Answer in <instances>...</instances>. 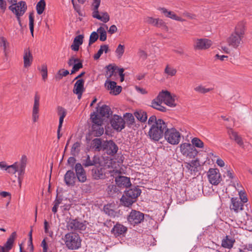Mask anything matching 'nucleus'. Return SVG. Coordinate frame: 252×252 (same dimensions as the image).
I'll return each mask as SVG.
<instances>
[{"label": "nucleus", "instance_id": "f257e3e1", "mask_svg": "<svg viewBox=\"0 0 252 252\" xmlns=\"http://www.w3.org/2000/svg\"><path fill=\"white\" fill-rule=\"evenodd\" d=\"M148 125L151 127L148 132L150 138L155 141H158L163 136L164 130L166 127L164 122L161 119H157L153 115L148 120Z\"/></svg>", "mask_w": 252, "mask_h": 252}, {"label": "nucleus", "instance_id": "f03ea898", "mask_svg": "<svg viewBox=\"0 0 252 252\" xmlns=\"http://www.w3.org/2000/svg\"><path fill=\"white\" fill-rule=\"evenodd\" d=\"M245 24L241 21L236 26L234 32H232L227 39L229 46L238 49L243 43V39L245 34Z\"/></svg>", "mask_w": 252, "mask_h": 252}, {"label": "nucleus", "instance_id": "7ed1b4c3", "mask_svg": "<svg viewBox=\"0 0 252 252\" xmlns=\"http://www.w3.org/2000/svg\"><path fill=\"white\" fill-rule=\"evenodd\" d=\"M63 241L66 247L69 250H77L81 247V240L78 234L69 232L66 234Z\"/></svg>", "mask_w": 252, "mask_h": 252}, {"label": "nucleus", "instance_id": "20e7f679", "mask_svg": "<svg viewBox=\"0 0 252 252\" xmlns=\"http://www.w3.org/2000/svg\"><path fill=\"white\" fill-rule=\"evenodd\" d=\"M8 8L15 15L19 24L21 26L22 24L20 17L24 14L27 9L26 2L24 1H20L15 5L9 6Z\"/></svg>", "mask_w": 252, "mask_h": 252}, {"label": "nucleus", "instance_id": "39448f33", "mask_svg": "<svg viewBox=\"0 0 252 252\" xmlns=\"http://www.w3.org/2000/svg\"><path fill=\"white\" fill-rule=\"evenodd\" d=\"M180 151L184 156L189 158H195L198 152L195 148L191 144L185 143L180 146Z\"/></svg>", "mask_w": 252, "mask_h": 252}, {"label": "nucleus", "instance_id": "423d86ee", "mask_svg": "<svg viewBox=\"0 0 252 252\" xmlns=\"http://www.w3.org/2000/svg\"><path fill=\"white\" fill-rule=\"evenodd\" d=\"M103 158L102 157H100L98 156L94 155L91 159L90 156L87 155L83 159V166L85 167H88L98 164L100 166H102L103 165L102 162Z\"/></svg>", "mask_w": 252, "mask_h": 252}, {"label": "nucleus", "instance_id": "0eeeda50", "mask_svg": "<svg viewBox=\"0 0 252 252\" xmlns=\"http://www.w3.org/2000/svg\"><path fill=\"white\" fill-rule=\"evenodd\" d=\"M144 219L143 213L138 211L132 210L127 217V220L131 224L135 225L143 221Z\"/></svg>", "mask_w": 252, "mask_h": 252}, {"label": "nucleus", "instance_id": "6e6552de", "mask_svg": "<svg viewBox=\"0 0 252 252\" xmlns=\"http://www.w3.org/2000/svg\"><path fill=\"white\" fill-rule=\"evenodd\" d=\"M66 227L68 230H84L86 229V221L82 222L77 220L70 219L67 222Z\"/></svg>", "mask_w": 252, "mask_h": 252}, {"label": "nucleus", "instance_id": "1a4fd4ad", "mask_svg": "<svg viewBox=\"0 0 252 252\" xmlns=\"http://www.w3.org/2000/svg\"><path fill=\"white\" fill-rule=\"evenodd\" d=\"M210 183L213 185H218L221 180V177L219 169L211 168L207 173Z\"/></svg>", "mask_w": 252, "mask_h": 252}, {"label": "nucleus", "instance_id": "9d476101", "mask_svg": "<svg viewBox=\"0 0 252 252\" xmlns=\"http://www.w3.org/2000/svg\"><path fill=\"white\" fill-rule=\"evenodd\" d=\"M158 99L160 100L163 104L167 106L171 107L173 105V99L171 94L167 91H162L159 92L156 97V100Z\"/></svg>", "mask_w": 252, "mask_h": 252}, {"label": "nucleus", "instance_id": "9b49d317", "mask_svg": "<svg viewBox=\"0 0 252 252\" xmlns=\"http://www.w3.org/2000/svg\"><path fill=\"white\" fill-rule=\"evenodd\" d=\"M212 44V41L208 39H196L194 40L193 47L196 50H206L210 47Z\"/></svg>", "mask_w": 252, "mask_h": 252}, {"label": "nucleus", "instance_id": "f8f14e48", "mask_svg": "<svg viewBox=\"0 0 252 252\" xmlns=\"http://www.w3.org/2000/svg\"><path fill=\"white\" fill-rule=\"evenodd\" d=\"M40 106V96L36 94L34 97V103L32 108V120L33 122H36L39 119Z\"/></svg>", "mask_w": 252, "mask_h": 252}, {"label": "nucleus", "instance_id": "ddd939ff", "mask_svg": "<svg viewBox=\"0 0 252 252\" xmlns=\"http://www.w3.org/2000/svg\"><path fill=\"white\" fill-rule=\"evenodd\" d=\"M103 146V150L105 151L109 155H114L118 150V147L112 140L104 141Z\"/></svg>", "mask_w": 252, "mask_h": 252}, {"label": "nucleus", "instance_id": "4468645a", "mask_svg": "<svg viewBox=\"0 0 252 252\" xmlns=\"http://www.w3.org/2000/svg\"><path fill=\"white\" fill-rule=\"evenodd\" d=\"M111 124L114 129L117 131L122 130L125 126L124 119L118 115H115L111 120Z\"/></svg>", "mask_w": 252, "mask_h": 252}, {"label": "nucleus", "instance_id": "2eb2a0df", "mask_svg": "<svg viewBox=\"0 0 252 252\" xmlns=\"http://www.w3.org/2000/svg\"><path fill=\"white\" fill-rule=\"evenodd\" d=\"M84 83V80L80 79L77 80L74 85L73 92L77 95L78 99L81 98L82 94L85 91Z\"/></svg>", "mask_w": 252, "mask_h": 252}, {"label": "nucleus", "instance_id": "dca6fc26", "mask_svg": "<svg viewBox=\"0 0 252 252\" xmlns=\"http://www.w3.org/2000/svg\"><path fill=\"white\" fill-rule=\"evenodd\" d=\"M127 230V228L126 226L117 223L114 226L111 232L116 237H123L125 235Z\"/></svg>", "mask_w": 252, "mask_h": 252}, {"label": "nucleus", "instance_id": "f3484780", "mask_svg": "<svg viewBox=\"0 0 252 252\" xmlns=\"http://www.w3.org/2000/svg\"><path fill=\"white\" fill-rule=\"evenodd\" d=\"M105 86L108 90H110V93L114 95L119 94L122 91V87L121 86H117L115 82L109 80L106 81Z\"/></svg>", "mask_w": 252, "mask_h": 252}, {"label": "nucleus", "instance_id": "a211bd4d", "mask_svg": "<svg viewBox=\"0 0 252 252\" xmlns=\"http://www.w3.org/2000/svg\"><path fill=\"white\" fill-rule=\"evenodd\" d=\"M199 165V160L197 159L192 160L190 162H186V172H189L190 175L194 174V175H195L196 173L198 171V167Z\"/></svg>", "mask_w": 252, "mask_h": 252}, {"label": "nucleus", "instance_id": "6ab92c4d", "mask_svg": "<svg viewBox=\"0 0 252 252\" xmlns=\"http://www.w3.org/2000/svg\"><path fill=\"white\" fill-rule=\"evenodd\" d=\"M16 237V233L12 232L4 245L3 246H0V252H9L13 247Z\"/></svg>", "mask_w": 252, "mask_h": 252}, {"label": "nucleus", "instance_id": "aec40b11", "mask_svg": "<svg viewBox=\"0 0 252 252\" xmlns=\"http://www.w3.org/2000/svg\"><path fill=\"white\" fill-rule=\"evenodd\" d=\"M75 171L78 181L81 183H84L87 180V176L83 165L80 163H76L75 166Z\"/></svg>", "mask_w": 252, "mask_h": 252}, {"label": "nucleus", "instance_id": "412c9836", "mask_svg": "<svg viewBox=\"0 0 252 252\" xmlns=\"http://www.w3.org/2000/svg\"><path fill=\"white\" fill-rule=\"evenodd\" d=\"M33 57L29 48H25L23 53L24 67H29L32 64Z\"/></svg>", "mask_w": 252, "mask_h": 252}, {"label": "nucleus", "instance_id": "4be33fe9", "mask_svg": "<svg viewBox=\"0 0 252 252\" xmlns=\"http://www.w3.org/2000/svg\"><path fill=\"white\" fill-rule=\"evenodd\" d=\"M105 175V170L101 166L94 167L92 169V176L94 180L103 179Z\"/></svg>", "mask_w": 252, "mask_h": 252}, {"label": "nucleus", "instance_id": "5701e85b", "mask_svg": "<svg viewBox=\"0 0 252 252\" xmlns=\"http://www.w3.org/2000/svg\"><path fill=\"white\" fill-rule=\"evenodd\" d=\"M227 133L230 139L235 141L240 147H244V143L242 138L238 135L237 132L234 131L232 128H229L228 129Z\"/></svg>", "mask_w": 252, "mask_h": 252}, {"label": "nucleus", "instance_id": "b1692460", "mask_svg": "<svg viewBox=\"0 0 252 252\" xmlns=\"http://www.w3.org/2000/svg\"><path fill=\"white\" fill-rule=\"evenodd\" d=\"M115 182L120 188H127L131 185L129 178L125 176H119L116 177Z\"/></svg>", "mask_w": 252, "mask_h": 252}, {"label": "nucleus", "instance_id": "393cba45", "mask_svg": "<svg viewBox=\"0 0 252 252\" xmlns=\"http://www.w3.org/2000/svg\"><path fill=\"white\" fill-rule=\"evenodd\" d=\"M92 16L94 18H96L101 21L106 23L110 20L109 15L107 12H101L99 14L98 9L93 12Z\"/></svg>", "mask_w": 252, "mask_h": 252}, {"label": "nucleus", "instance_id": "a878e982", "mask_svg": "<svg viewBox=\"0 0 252 252\" xmlns=\"http://www.w3.org/2000/svg\"><path fill=\"white\" fill-rule=\"evenodd\" d=\"M75 179V174L71 170L67 171L64 177L65 183L67 186H74Z\"/></svg>", "mask_w": 252, "mask_h": 252}, {"label": "nucleus", "instance_id": "bb28decb", "mask_svg": "<svg viewBox=\"0 0 252 252\" xmlns=\"http://www.w3.org/2000/svg\"><path fill=\"white\" fill-rule=\"evenodd\" d=\"M238 198L232 197L231 199V205L230 206L231 210H233L235 212H238L239 210H243V203L240 201Z\"/></svg>", "mask_w": 252, "mask_h": 252}, {"label": "nucleus", "instance_id": "cd10ccee", "mask_svg": "<svg viewBox=\"0 0 252 252\" xmlns=\"http://www.w3.org/2000/svg\"><path fill=\"white\" fill-rule=\"evenodd\" d=\"M27 163V158L26 156L23 155L19 162V166L17 171L18 173V176H22L24 174Z\"/></svg>", "mask_w": 252, "mask_h": 252}, {"label": "nucleus", "instance_id": "c85d7f7f", "mask_svg": "<svg viewBox=\"0 0 252 252\" xmlns=\"http://www.w3.org/2000/svg\"><path fill=\"white\" fill-rule=\"evenodd\" d=\"M235 242V240L233 238L226 235L222 240L221 245L224 248L230 249L233 247Z\"/></svg>", "mask_w": 252, "mask_h": 252}, {"label": "nucleus", "instance_id": "c756f323", "mask_svg": "<svg viewBox=\"0 0 252 252\" xmlns=\"http://www.w3.org/2000/svg\"><path fill=\"white\" fill-rule=\"evenodd\" d=\"M163 104L160 100H156V97L154 98L151 102V106L161 112H165L166 108L162 105Z\"/></svg>", "mask_w": 252, "mask_h": 252}, {"label": "nucleus", "instance_id": "7c9ffc66", "mask_svg": "<svg viewBox=\"0 0 252 252\" xmlns=\"http://www.w3.org/2000/svg\"><path fill=\"white\" fill-rule=\"evenodd\" d=\"M97 114L102 117L108 118L111 114L110 109L108 106L103 105L97 108Z\"/></svg>", "mask_w": 252, "mask_h": 252}, {"label": "nucleus", "instance_id": "2f4dec72", "mask_svg": "<svg viewBox=\"0 0 252 252\" xmlns=\"http://www.w3.org/2000/svg\"><path fill=\"white\" fill-rule=\"evenodd\" d=\"M83 36L79 35L75 37L72 44L71 45V48L74 51H77L79 50V46L83 43Z\"/></svg>", "mask_w": 252, "mask_h": 252}, {"label": "nucleus", "instance_id": "473e14b6", "mask_svg": "<svg viewBox=\"0 0 252 252\" xmlns=\"http://www.w3.org/2000/svg\"><path fill=\"white\" fill-rule=\"evenodd\" d=\"M125 193L135 201L136 198L140 194L141 190L138 188L134 187L127 190Z\"/></svg>", "mask_w": 252, "mask_h": 252}, {"label": "nucleus", "instance_id": "72a5a7b5", "mask_svg": "<svg viewBox=\"0 0 252 252\" xmlns=\"http://www.w3.org/2000/svg\"><path fill=\"white\" fill-rule=\"evenodd\" d=\"M58 114L60 116L58 127L59 130H61L63 122V119L66 115V112L63 108L59 106L58 107Z\"/></svg>", "mask_w": 252, "mask_h": 252}, {"label": "nucleus", "instance_id": "f704fd0d", "mask_svg": "<svg viewBox=\"0 0 252 252\" xmlns=\"http://www.w3.org/2000/svg\"><path fill=\"white\" fill-rule=\"evenodd\" d=\"M92 145L96 151L99 152L103 149V143L100 138L94 139L92 141Z\"/></svg>", "mask_w": 252, "mask_h": 252}, {"label": "nucleus", "instance_id": "c9c22d12", "mask_svg": "<svg viewBox=\"0 0 252 252\" xmlns=\"http://www.w3.org/2000/svg\"><path fill=\"white\" fill-rule=\"evenodd\" d=\"M122 203L126 207H129L135 201L131 198L130 197L127 196V194L125 193L121 199Z\"/></svg>", "mask_w": 252, "mask_h": 252}, {"label": "nucleus", "instance_id": "e433bc0d", "mask_svg": "<svg viewBox=\"0 0 252 252\" xmlns=\"http://www.w3.org/2000/svg\"><path fill=\"white\" fill-rule=\"evenodd\" d=\"M164 138L165 140L171 144H173V128H167L165 131Z\"/></svg>", "mask_w": 252, "mask_h": 252}, {"label": "nucleus", "instance_id": "4c0bfd02", "mask_svg": "<svg viewBox=\"0 0 252 252\" xmlns=\"http://www.w3.org/2000/svg\"><path fill=\"white\" fill-rule=\"evenodd\" d=\"M116 69L117 67L112 66V65H109L107 66V71L105 76L107 78V80L113 76H116L117 75Z\"/></svg>", "mask_w": 252, "mask_h": 252}, {"label": "nucleus", "instance_id": "58836bf2", "mask_svg": "<svg viewBox=\"0 0 252 252\" xmlns=\"http://www.w3.org/2000/svg\"><path fill=\"white\" fill-rule=\"evenodd\" d=\"M92 129L94 135L97 137L101 136L104 132V129L102 125H93Z\"/></svg>", "mask_w": 252, "mask_h": 252}, {"label": "nucleus", "instance_id": "ea45409f", "mask_svg": "<svg viewBox=\"0 0 252 252\" xmlns=\"http://www.w3.org/2000/svg\"><path fill=\"white\" fill-rule=\"evenodd\" d=\"M176 164V169H177V172H174V175H176V178L180 180L183 177L184 167L182 164H181L179 162H177Z\"/></svg>", "mask_w": 252, "mask_h": 252}, {"label": "nucleus", "instance_id": "a19ab883", "mask_svg": "<svg viewBox=\"0 0 252 252\" xmlns=\"http://www.w3.org/2000/svg\"><path fill=\"white\" fill-rule=\"evenodd\" d=\"M182 132H183L182 129L180 128L178 130L174 128V145L179 144L182 137L184 138V136L182 133Z\"/></svg>", "mask_w": 252, "mask_h": 252}, {"label": "nucleus", "instance_id": "79ce46f5", "mask_svg": "<svg viewBox=\"0 0 252 252\" xmlns=\"http://www.w3.org/2000/svg\"><path fill=\"white\" fill-rule=\"evenodd\" d=\"M46 7V2L44 0H40L36 6V9L38 15H41L44 12Z\"/></svg>", "mask_w": 252, "mask_h": 252}, {"label": "nucleus", "instance_id": "37998d69", "mask_svg": "<svg viewBox=\"0 0 252 252\" xmlns=\"http://www.w3.org/2000/svg\"><path fill=\"white\" fill-rule=\"evenodd\" d=\"M91 118L92 120V122L93 123V125H102L103 118L99 114L94 113V114L91 115Z\"/></svg>", "mask_w": 252, "mask_h": 252}, {"label": "nucleus", "instance_id": "c03bdc74", "mask_svg": "<svg viewBox=\"0 0 252 252\" xmlns=\"http://www.w3.org/2000/svg\"><path fill=\"white\" fill-rule=\"evenodd\" d=\"M18 166H19V162H15L12 165H11L9 166L6 165V167L5 168V170H7L9 173L14 174L17 172V171L18 170Z\"/></svg>", "mask_w": 252, "mask_h": 252}, {"label": "nucleus", "instance_id": "a18cd8bd", "mask_svg": "<svg viewBox=\"0 0 252 252\" xmlns=\"http://www.w3.org/2000/svg\"><path fill=\"white\" fill-rule=\"evenodd\" d=\"M97 32L99 34V39L100 41H104L106 40L107 34L104 28L102 27H99L97 29Z\"/></svg>", "mask_w": 252, "mask_h": 252}, {"label": "nucleus", "instance_id": "49530a36", "mask_svg": "<svg viewBox=\"0 0 252 252\" xmlns=\"http://www.w3.org/2000/svg\"><path fill=\"white\" fill-rule=\"evenodd\" d=\"M80 143L78 142H75L72 146L71 149V154L73 156H76L78 154L80 151Z\"/></svg>", "mask_w": 252, "mask_h": 252}, {"label": "nucleus", "instance_id": "de8ad7c7", "mask_svg": "<svg viewBox=\"0 0 252 252\" xmlns=\"http://www.w3.org/2000/svg\"><path fill=\"white\" fill-rule=\"evenodd\" d=\"M155 27L161 28L166 31H168V28L165 23L162 19L159 18H157Z\"/></svg>", "mask_w": 252, "mask_h": 252}, {"label": "nucleus", "instance_id": "09e8293b", "mask_svg": "<svg viewBox=\"0 0 252 252\" xmlns=\"http://www.w3.org/2000/svg\"><path fill=\"white\" fill-rule=\"evenodd\" d=\"M114 165L115 166L113 165L111 166L112 170L111 169L109 170V172L112 173V175L113 176L115 175H119L122 173L119 164L115 163Z\"/></svg>", "mask_w": 252, "mask_h": 252}, {"label": "nucleus", "instance_id": "8fccbe9b", "mask_svg": "<svg viewBox=\"0 0 252 252\" xmlns=\"http://www.w3.org/2000/svg\"><path fill=\"white\" fill-rule=\"evenodd\" d=\"M125 52V46L122 44H119L116 51L115 53L118 59L121 58Z\"/></svg>", "mask_w": 252, "mask_h": 252}, {"label": "nucleus", "instance_id": "3c124183", "mask_svg": "<svg viewBox=\"0 0 252 252\" xmlns=\"http://www.w3.org/2000/svg\"><path fill=\"white\" fill-rule=\"evenodd\" d=\"M213 90V88H206L200 85L194 88V90L198 92L199 93L201 94H205L208 92H209L210 91H212Z\"/></svg>", "mask_w": 252, "mask_h": 252}, {"label": "nucleus", "instance_id": "603ef678", "mask_svg": "<svg viewBox=\"0 0 252 252\" xmlns=\"http://www.w3.org/2000/svg\"><path fill=\"white\" fill-rule=\"evenodd\" d=\"M135 117L141 122H144L147 120L146 113L143 112H136L134 113Z\"/></svg>", "mask_w": 252, "mask_h": 252}, {"label": "nucleus", "instance_id": "864d4df0", "mask_svg": "<svg viewBox=\"0 0 252 252\" xmlns=\"http://www.w3.org/2000/svg\"><path fill=\"white\" fill-rule=\"evenodd\" d=\"M192 145L198 148H201L203 147V142L199 138L195 137L191 140Z\"/></svg>", "mask_w": 252, "mask_h": 252}, {"label": "nucleus", "instance_id": "5fc2aeb1", "mask_svg": "<svg viewBox=\"0 0 252 252\" xmlns=\"http://www.w3.org/2000/svg\"><path fill=\"white\" fill-rule=\"evenodd\" d=\"M29 27L32 35L33 37L34 30V16L32 13H30L29 15Z\"/></svg>", "mask_w": 252, "mask_h": 252}, {"label": "nucleus", "instance_id": "6e6d98bb", "mask_svg": "<svg viewBox=\"0 0 252 252\" xmlns=\"http://www.w3.org/2000/svg\"><path fill=\"white\" fill-rule=\"evenodd\" d=\"M83 67L82 62L79 60V62H77L73 66L72 69L71 71V74L74 73L78 71L80 68Z\"/></svg>", "mask_w": 252, "mask_h": 252}, {"label": "nucleus", "instance_id": "4d7b16f0", "mask_svg": "<svg viewBox=\"0 0 252 252\" xmlns=\"http://www.w3.org/2000/svg\"><path fill=\"white\" fill-rule=\"evenodd\" d=\"M98 38V33L95 32H93L90 36L89 45L91 46L93 43H94Z\"/></svg>", "mask_w": 252, "mask_h": 252}, {"label": "nucleus", "instance_id": "13d9d810", "mask_svg": "<svg viewBox=\"0 0 252 252\" xmlns=\"http://www.w3.org/2000/svg\"><path fill=\"white\" fill-rule=\"evenodd\" d=\"M69 74V71L67 70H60L58 74L56 75L55 78L57 80H61L63 76H66Z\"/></svg>", "mask_w": 252, "mask_h": 252}, {"label": "nucleus", "instance_id": "bf43d9fd", "mask_svg": "<svg viewBox=\"0 0 252 252\" xmlns=\"http://www.w3.org/2000/svg\"><path fill=\"white\" fill-rule=\"evenodd\" d=\"M0 45L3 48L4 51L5 52L7 48L9 46V43L6 39L3 36L0 37Z\"/></svg>", "mask_w": 252, "mask_h": 252}, {"label": "nucleus", "instance_id": "052dcab7", "mask_svg": "<svg viewBox=\"0 0 252 252\" xmlns=\"http://www.w3.org/2000/svg\"><path fill=\"white\" fill-rule=\"evenodd\" d=\"M41 72V75L42 79L45 80L47 77V67L45 64H42L41 65V68L40 69Z\"/></svg>", "mask_w": 252, "mask_h": 252}, {"label": "nucleus", "instance_id": "680f3d73", "mask_svg": "<svg viewBox=\"0 0 252 252\" xmlns=\"http://www.w3.org/2000/svg\"><path fill=\"white\" fill-rule=\"evenodd\" d=\"M157 18H153L151 17H147L145 18V22L149 24H151L154 26H155L156 24Z\"/></svg>", "mask_w": 252, "mask_h": 252}, {"label": "nucleus", "instance_id": "e2e57ef3", "mask_svg": "<svg viewBox=\"0 0 252 252\" xmlns=\"http://www.w3.org/2000/svg\"><path fill=\"white\" fill-rule=\"evenodd\" d=\"M159 10L161 11L162 13H163L166 17L171 19L173 18V14L171 11H168L167 9L165 8H160Z\"/></svg>", "mask_w": 252, "mask_h": 252}, {"label": "nucleus", "instance_id": "0e129e2a", "mask_svg": "<svg viewBox=\"0 0 252 252\" xmlns=\"http://www.w3.org/2000/svg\"><path fill=\"white\" fill-rule=\"evenodd\" d=\"M101 0H93L92 7L93 11L98 9Z\"/></svg>", "mask_w": 252, "mask_h": 252}, {"label": "nucleus", "instance_id": "69168bd1", "mask_svg": "<svg viewBox=\"0 0 252 252\" xmlns=\"http://www.w3.org/2000/svg\"><path fill=\"white\" fill-rule=\"evenodd\" d=\"M138 55L140 58L145 60L147 57V54L145 51L142 49H139L138 52Z\"/></svg>", "mask_w": 252, "mask_h": 252}, {"label": "nucleus", "instance_id": "338daca9", "mask_svg": "<svg viewBox=\"0 0 252 252\" xmlns=\"http://www.w3.org/2000/svg\"><path fill=\"white\" fill-rule=\"evenodd\" d=\"M79 59L78 58H75L74 57H72L68 61V64L69 66H72L74 65L77 62H79Z\"/></svg>", "mask_w": 252, "mask_h": 252}, {"label": "nucleus", "instance_id": "774afa93", "mask_svg": "<svg viewBox=\"0 0 252 252\" xmlns=\"http://www.w3.org/2000/svg\"><path fill=\"white\" fill-rule=\"evenodd\" d=\"M164 72L165 74L170 75V76H173V70L172 68V67H169L168 65H167L164 70Z\"/></svg>", "mask_w": 252, "mask_h": 252}]
</instances>
